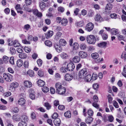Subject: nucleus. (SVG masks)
<instances>
[{"label":"nucleus","instance_id":"obj_1","mask_svg":"<svg viewBox=\"0 0 126 126\" xmlns=\"http://www.w3.org/2000/svg\"><path fill=\"white\" fill-rule=\"evenodd\" d=\"M55 87L56 89V93L60 94H64L66 92V89L63 87L61 84L59 82L56 83Z\"/></svg>","mask_w":126,"mask_h":126},{"label":"nucleus","instance_id":"obj_2","mask_svg":"<svg viewBox=\"0 0 126 126\" xmlns=\"http://www.w3.org/2000/svg\"><path fill=\"white\" fill-rule=\"evenodd\" d=\"M97 39L98 40L99 37H95L92 35H88L86 38L87 42L89 44H94Z\"/></svg>","mask_w":126,"mask_h":126},{"label":"nucleus","instance_id":"obj_3","mask_svg":"<svg viewBox=\"0 0 126 126\" xmlns=\"http://www.w3.org/2000/svg\"><path fill=\"white\" fill-rule=\"evenodd\" d=\"M87 69L84 68L82 69L79 72L78 74L79 77L81 78H84L85 75L87 74Z\"/></svg>","mask_w":126,"mask_h":126},{"label":"nucleus","instance_id":"obj_4","mask_svg":"<svg viewBox=\"0 0 126 126\" xmlns=\"http://www.w3.org/2000/svg\"><path fill=\"white\" fill-rule=\"evenodd\" d=\"M4 80L6 81L10 82L13 80V76L9 73H4L3 74Z\"/></svg>","mask_w":126,"mask_h":126},{"label":"nucleus","instance_id":"obj_5","mask_svg":"<svg viewBox=\"0 0 126 126\" xmlns=\"http://www.w3.org/2000/svg\"><path fill=\"white\" fill-rule=\"evenodd\" d=\"M94 28V24L91 22H90L86 25L85 29L88 32H90L93 30Z\"/></svg>","mask_w":126,"mask_h":126},{"label":"nucleus","instance_id":"obj_6","mask_svg":"<svg viewBox=\"0 0 126 126\" xmlns=\"http://www.w3.org/2000/svg\"><path fill=\"white\" fill-rule=\"evenodd\" d=\"M75 67V65L72 62L69 63L67 65L68 70L69 71H72L73 70Z\"/></svg>","mask_w":126,"mask_h":126},{"label":"nucleus","instance_id":"obj_7","mask_svg":"<svg viewBox=\"0 0 126 126\" xmlns=\"http://www.w3.org/2000/svg\"><path fill=\"white\" fill-rule=\"evenodd\" d=\"M39 5L41 10H44L46 7V3L42 1H40L39 2Z\"/></svg>","mask_w":126,"mask_h":126},{"label":"nucleus","instance_id":"obj_8","mask_svg":"<svg viewBox=\"0 0 126 126\" xmlns=\"http://www.w3.org/2000/svg\"><path fill=\"white\" fill-rule=\"evenodd\" d=\"M33 12L34 14L37 17H41L42 16V13L39 12L37 9H34L33 10Z\"/></svg>","mask_w":126,"mask_h":126},{"label":"nucleus","instance_id":"obj_9","mask_svg":"<svg viewBox=\"0 0 126 126\" xmlns=\"http://www.w3.org/2000/svg\"><path fill=\"white\" fill-rule=\"evenodd\" d=\"M79 56L82 58H86L87 56L86 52L82 51H80L79 53Z\"/></svg>","mask_w":126,"mask_h":126},{"label":"nucleus","instance_id":"obj_10","mask_svg":"<svg viewBox=\"0 0 126 126\" xmlns=\"http://www.w3.org/2000/svg\"><path fill=\"white\" fill-rule=\"evenodd\" d=\"M24 86L27 88H30L32 85V83L28 80L25 81L24 82Z\"/></svg>","mask_w":126,"mask_h":126},{"label":"nucleus","instance_id":"obj_11","mask_svg":"<svg viewBox=\"0 0 126 126\" xmlns=\"http://www.w3.org/2000/svg\"><path fill=\"white\" fill-rule=\"evenodd\" d=\"M54 123L56 126H59L61 123V120L58 118L55 119L54 120Z\"/></svg>","mask_w":126,"mask_h":126},{"label":"nucleus","instance_id":"obj_12","mask_svg":"<svg viewBox=\"0 0 126 126\" xmlns=\"http://www.w3.org/2000/svg\"><path fill=\"white\" fill-rule=\"evenodd\" d=\"M64 77L65 80L67 81L71 80L72 79V76L70 74H66Z\"/></svg>","mask_w":126,"mask_h":126},{"label":"nucleus","instance_id":"obj_13","mask_svg":"<svg viewBox=\"0 0 126 126\" xmlns=\"http://www.w3.org/2000/svg\"><path fill=\"white\" fill-rule=\"evenodd\" d=\"M19 104L21 105H24L25 103V100L23 98H20L18 101Z\"/></svg>","mask_w":126,"mask_h":126},{"label":"nucleus","instance_id":"obj_14","mask_svg":"<svg viewBox=\"0 0 126 126\" xmlns=\"http://www.w3.org/2000/svg\"><path fill=\"white\" fill-rule=\"evenodd\" d=\"M95 20L96 21L99 22L103 21V20L102 17L99 14H97L95 17Z\"/></svg>","mask_w":126,"mask_h":126},{"label":"nucleus","instance_id":"obj_15","mask_svg":"<svg viewBox=\"0 0 126 126\" xmlns=\"http://www.w3.org/2000/svg\"><path fill=\"white\" fill-rule=\"evenodd\" d=\"M84 78L85 81L87 82L90 81L92 79V76L91 75L88 74L85 76Z\"/></svg>","mask_w":126,"mask_h":126},{"label":"nucleus","instance_id":"obj_16","mask_svg":"<svg viewBox=\"0 0 126 126\" xmlns=\"http://www.w3.org/2000/svg\"><path fill=\"white\" fill-rule=\"evenodd\" d=\"M23 61L20 59L18 60L16 62L17 66L18 67L21 66L23 65Z\"/></svg>","mask_w":126,"mask_h":126},{"label":"nucleus","instance_id":"obj_17","mask_svg":"<svg viewBox=\"0 0 126 126\" xmlns=\"http://www.w3.org/2000/svg\"><path fill=\"white\" fill-rule=\"evenodd\" d=\"M53 34V32L50 31L48 32L47 34H46V37L47 38L51 37Z\"/></svg>","mask_w":126,"mask_h":126},{"label":"nucleus","instance_id":"obj_18","mask_svg":"<svg viewBox=\"0 0 126 126\" xmlns=\"http://www.w3.org/2000/svg\"><path fill=\"white\" fill-rule=\"evenodd\" d=\"M68 22V20L66 18H63L62 20L61 24L63 26H66Z\"/></svg>","mask_w":126,"mask_h":126},{"label":"nucleus","instance_id":"obj_19","mask_svg":"<svg viewBox=\"0 0 126 126\" xmlns=\"http://www.w3.org/2000/svg\"><path fill=\"white\" fill-rule=\"evenodd\" d=\"M19 116L18 115H14L12 117V119L13 120L16 121H18L20 120Z\"/></svg>","mask_w":126,"mask_h":126},{"label":"nucleus","instance_id":"obj_20","mask_svg":"<svg viewBox=\"0 0 126 126\" xmlns=\"http://www.w3.org/2000/svg\"><path fill=\"white\" fill-rule=\"evenodd\" d=\"M60 45L62 46H65L66 44V42L63 39H61L59 41Z\"/></svg>","mask_w":126,"mask_h":126},{"label":"nucleus","instance_id":"obj_21","mask_svg":"<svg viewBox=\"0 0 126 126\" xmlns=\"http://www.w3.org/2000/svg\"><path fill=\"white\" fill-rule=\"evenodd\" d=\"M37 84L39 86L42 87L45 85V83L42 80L39 79L37 82Z\"/></svg>","mask_w":126,"mask_h":126},{"label":"nucleus","instance_id":"obj_22","mask_svg":"<svg viewBox=\"0 0 126 126\" xmlns=\"http://www.w3.org/2000/svg\"><path fill=\"white\" fill-rule=\"evenodd\" d=\"M75 25L77 27H82L84 25V22L83 21H80L77 22L76 23Z\"/></svg>","mask_w":126,"mask_h":126},{"label":"nucleus","instance_id":"obj_23","mask_svg":"<svg viewBox=\"0 0 126 126\" xmlns=\"http://www.w3.org/2000/svg\"><path fill=\"white\" fill-rule=\"evenodd\" d=\"M93 119L92 117L88 116L87 118L86 119V122L87 124H91L92 122Z\"/></svg>","mask_w":126,"mask_h":126},{"label":"nucleus","instance_id":"obj_24","mask_svg":"<svg viewBox=\"0 0 126 126\" xmlns=\"http://www.w3.org/2000/svg\"><path fill=\"white\" fill-rule=\"evenodd\" d=\"M80 58L78 56H76L73 58V61L75 63H79L80 60Z\"/></svg>","mask_w":126,"mask_h":126},{"label":"nucleus","instance_id":"obj_25","mask_svg":"<svg viewBox=\"0 0 126 126\" xmlns=\"http://www.w3.org/2000/svg\"><path fill=\"white\" fill-rule=\"evenodd\" d=\"M118 31L117 29L112 28L111 30V33L112 35H116L118 33Z\"/></svg>","mask_w":126,"mask_h":126},{"label":"nucleus","instance_id":"obj_26","mask_svg":"<svg viewBox=\"0 0 126 126\" xmlns=\"http://www.w3.org/2000/svg\"><path fill=\"white\" fill-rule=\"evenodd\" d=\"M19 57L21 59H24L26 58L27 57V54L24 53H21L19 54Z\"/></svg>","mask_w":126,"mask_h":126},{"label":"nucleus","instance_id":"obj_27","mask_svg":"<svg viewBox=\"0 0 126 126\" xmlns=\"http://www.w3.org/2000/svg\"><path fill=\"white\" fill-rule=\"evenodd\" d=\"M18 86V84L16 82V83H13L11 85L10 88H13L14 90H15V88L17 87Z\"/></svg>","mask_w":126,"mask_h":126},{"label":"nucleus","instance_id":"obj_28","mask_svg":"<svg viewBox=\"0 0 126 126\" xmlns=\"http://www.w3.org/2000/svg\"><path fill=\"white\" fill-rule=\"evenodd\" d=\"M27 74L31 77H33L34 76V72L32 70H29L27 72Z\"/></svg>","mask_w":126,"mask_h":126},{"label":"nucleus","instance_id":"obj_29","mask_svg":"<svg viewBox=\"0 0 126 126\" xmlns=\"http://www.w3.org/2000/svg\"><path fill=\"white\" fill-rule=\"evenodd\" d=\"M91 56L93 59H96L98 57L99 55L97 53H92L91 54Z\"/></svg>","mask_w":126,"mask_h":126},{"label":"nucleus","instance_id":"obj_30","mask_svg":"<svg viewBox=\"0 0 126 126\" xmlns=\"http://www.w3.org/2000/svg\"><path fill=\"white\" fill-rule=\"evenodd\" d=\"M64 115L66 117L70 118L71 116L70 111H68L65 112L64 113Z\"/></svg>","mask_w":126,"mask_h":126},{"label":"nucleus","instance_id":"obj_31","mask_svg":"<svg viewBox=\"0 0 126 126\" xmlns=\"http://www.w3.org/2000/svg\"><path fill=\"white\" fill-rule=\"evenodd\" d=\"M107 43L103 42L98 44V46L99 47H106L107 45Z\"/></svg>","mask_w":126,"mask_h":126},{"label":"nucleus","instance_id":"obj_32","mask_svg":"<svg viewBox=\"0 0 126 126\" xmlns=\"http://www.w3.org/2000/svg\"><path fill=\"white\" fill-rule=\"evenodd\" d=\"M112 5L111 3H109L107 4L105 8V10L107 9L110 10L112 9Z\"/></svg>","mask_w":126,"mask_h":126},{"label":"nucleus","instance_id":"obj_33","mask_svg":"<svg viewBox=\"0 0 126 126\" xmlns=\"http://www.w3.org/2000/svg\"><path fill=\"white\" fill-rule=\"evenodd\" d=\"M3 59L4 63H6L8 62L9 60V58L8 57L5 56L3 57Z\"/></svg>","mask_w":126,"mask_h":126},{"label":"nucleus","instance_id":"obj_34","mask_svg":"<svg viewBox=\"0 0 126 126\" xmlns=\"http://www.w3.org/2000/svg\"><path fill=\"white\" fill-rule=\"evenodd\" d=\"M60 56L63 59H66L68 57L67 54L64 53H62L61 54Z\"/></svg>","mask_w":126,"mask_h":126},{"label":"nucleus","instance_id":"obj_35","mask_svg":"<svg viewBox=\"0 0 126 126\" xmlns=\"http://www.w3.org/2000/svg\"><path fill=\"white\" fill-rule=\"evenodd\" d=\"M21 117L22 118V119L24 122H26L28 120V119L27 116L25 115L21 116Z\"/></svg>","mask_w":126,"mask_h":126},{"label":"nucleus","instance_id":"obj_36","mask_svg":"<svg viewBox=\"0 0 126 126\" xmlns=\"http://www.w3.org/2000/svg\"><path fill=\"white\" fill-rule=\"evenodd\" d=\"M13 45L14 47H16L19 46L20 44L17 40H15L14 41Z\"/></svg>","mask_w":126,"mask_h":126},{"label":"nucleus","instance_id":"obj_37","mask_svg":"<svg viewBox=\"0 0 126 126\" xmlns=\"http://www.w3.org/2000/svg\"><path fill=\"white\" fill-rule=\"evenodd\" d=\"M79 47L81 50H84L86 48L87 46L85 44H82L80 45Z\"/></svg>","mask_w":126,"mask_h":126},{"label":"nucleus","instance_id":"obj_38","mask_svg":"<svg viewBox=\"0 0 126 126\" xmlns=\"http://www.w3.org/2000/svg\"><path fill=\"white\" fill-rule=\"evenodd\" d=\"M79 45L77 43H75L73 44V48L74 49L76 50L78 49Z\"/></svg>","mask_w":126,"mask_h":126},{"label":"nucleus","instance_id":"obj_39","mask_svg":"<svg viewBox=\"0 0 126 126\" xmlns=\"http://www.w3.org/2000/svg\"><path fill=\"white\" fill-rule=\"evenodd\" d=\"M27 124L25 122L23 121L19 122L18 124V126H27Z\"/></svg>","mask_w":126,"mask_h":126},{"label":"nucleus","instance_id":"obj_40","mask_svg":"<svg viewBox=\"0 0 126 126\" xmlns=\"http://www.w3.org/2000/svg\"><path fill=\"white\" fill-rule=\"evenodd\" d=\"M42 90L44 93H47L49 91V88L47 87L44 86L43 87Z\"/></svg>","mask_w":126,"mask_h":126},{"label":"nucleus","instance_id":"obj_41","mask_svg":"<svg viewBox=\"0 0 126 126\" xmlns=\"http://www.w3.org/2000/svg\"><path fill=\"white\" fill-rule=\"evenodd\" d=\"M27 4L24 5L23 6V8L25 10L29 12L32 11V10L29 9Z\"/></svg>","mask_w":126,"mask_h":126},{"label":"nucleus","instance_id":"obj_42","mask_svg":"<svg viewBox=\"0 0 126 126\" xmlns=\"http://www.w3.org/2000/svg\"><path fill=\"white\" fill-rule=\"evenodd\" d=\"M45 43L46 46L49 47L51 46L52 45L51 42L49 40L45 41Z\"/></svg>","mask_w":126,"mask_h":126},{"label":"nucleus","instance_id":"obj_43","mask_svg":"<svg viewBox=\"0 0 126 126\" xmlns=\"http://www.w3.org/2000/svg\"><path fill=\"white\" fill-rule=\"evenodd\" d=\"M29 64V62L28 61H25L24 63V66L26 68H28Z\"/></svg>","mask_w":126,"mask_h":126},{"label":"nucleus","instance_id":"obj_44","mask_svg":"<svg viewBox=\"0 0 126 126\" xmlns=\"http://www.w3.org/2000/svg\"><path fill=\"white\" fill-rule=\"evenodd\" d=\"M87 113L90 116H92L94 113L93 111L91 109H90L88 110Z\"/></svg>","mask_w":126,"mask_h":126},{"label":"nucleus","instance_id":"obj_45","mask_svg":"<svg viewBox=\"0 0 126 126\" xmlns=\"http://www.w3.org/2000/svg\"><path fill=\"white\" fill-rule=\"evenodd\" d=\"M62 35V33L60 32H58L56 35L55 37V38L57 39H59V38Z\"/></svg>","mask_w":126,"mask_h":126},{"label":"nucleus","instance_id":"obj_46","mask_svg":"<svg viewBox=\"0 0 126 126\" xmlns=\"http://www.w3.org/2000/svg\"><path fill=\"white\" fill-rule=\"evenodd\" d=\"M38 74L39 76L42 77L43 76L44 74L43 71L42 70H40L38 71Z\"/></svg>","mask_w":126,"mask_h":126},{"label":"nucleus","instance_id":"obj_47","mask_svg":"<svg viewBox=\"0 0 126 126\" xmlns=\"http://www.w3.org/2000/svg\"><path fill=\"white\" fill-rule=\"evenodd\" d=\"M58 11L62 13L64 11V9L63 7L60 6L58 8Z\"/></svg>","mask_w":126,"mask_h":126},{"label":"nucleus","instance_id":"obj_48","mask_svg":"<svg viewBox=\"0 0 126 126\" xmlns=\"http://www.w3.org/2000/svg\"><path fill=\"white\" fill-rule=\"evenodd\" d=\"M45 105L47 109V110L50 109L51 107V106L50 105L49 103L47 102L45 103Z\"/></svg>","mask_w":126,"mask_h":126},{"label":"nucleus","instance_id":"obj_49","mask_svg":"<svg viewBox=\"0 0 126 126\" xmlns=\"http://www.w3.org/2000/svg\"><path fill=\"white\" fill-rule=\"evenodd\" d=\"M111 17L112 18L116 19L117 18V15L115 13L112 14L110 15Z\"/></svg>","mask_w":126,"mask_h":126},{"label":"nucleus","instance_id":"obj_50","mask_svg":"<svg viewBox=\"0 0 126 126\" xmlns=\"http://www.w3.org/2000/svg\"><path fill=\"white\" fill-rule=\"evenodd\" d=\"M97 75L93 74L92 76V79L93 80H95L97 79Z\"/></svg>","mask_w":126,"mask_h":126},{"label":"nucleus","instance_id":"obj_51","mask_svg":"<svg viewBox=\"0 0 126 126\" xmlns=\"http://www.w3.org/2000/svg\"><path fill=\"white\" fill-rule=\"evenodd\" d=\"M102 36L103 39L104 40H106L108 38V35L106 33H103L102 35Z\"/></svg>","mask_w":126,"mask_h":126},{"label":"nucleus","instance_id":"obj_52","mask_svg":"<svg viewBox=\"0 0 126 126\" xmlns=\"http://www.w3.org/2000/svg\"><path fill=\"white\" fill-rule=\"evenodd\" d=\"M10 51L11 53L12 54H13L15 53L16 51L15 49L13 47H11L10 48Z\"/></svg>","mask_w":126,"mask_h":126},{"label":"nucleus","instance_id":"obj_53","mask_svg":"<svg viewBox=\"0 0 126 126\" xmlns=\"http://www.w3.org/2000/svg\"><path fill=\"white\" fill-rule=\"evenodd\" d=\"M9 62L12 64H14V58L13 57H10L9 60Z\"/></svg>","mask_w":126,"mask_h":126},{"label":"nucleus","instance_id":"obj_54","mask_svg":"<svg viewBox=\"0 0 126 126\" xmlns=\"http://www.w3.org/2000/svg\"><path fill=\"white\" fill-rule=\"evenodd\" d=\"M96 102H94L92 104V106L95 108L98 109L99 108V106L96 103Z\"/></svg>","mask_w":126,"mask_h":126},{"label":"nucleus","instance_id":"obj_55","mask_svg":"<svg viewBox=\"0 0 126 126\" xmlns=\"http://www.w3.org/2000/svg\"><path fill=\"white\" fill-rule=\"evenodd\" d=\"M93 86L94 89L96 90L98 88L99 84L97 83H95L93 84Z\"/></svg>","mask_w":126,"mask_h":126},{"label":"nucleus","instance_id":"obj_56","mask_svg":"<svg viewBox=\"0 0 126 126\" xmlns=\"http://www.w3.org/2000/svg\"><path fill=\"white\" fill-rule=\"evenodd\" d=\"M108 102L109 103L111 104L112 103V98L111 96L110 95H109L108 96Z\"/></svg>","mask_w":126,"mask_h":126},{"label":"nucleus","instance_id":"obj_57","mask_svg":"<svg viewBox=\"0 0 126 126\" xmlns=\"http://www.w3.org/2000/svg\"><path fill=\"white\" fill-rule=\"evenodd\" d=\"M24 49L25 52L27 53H29L31 51L30 48L27 47H25L24 48Z\"/></svg>","mask_w":126,"mask_h":126},{"label":"nucleus","instance_id":"obj_58","mask_svg":"<svg viewBox=\"0 0 126 126\" xmlns=\"http://www.w3.org/2000/svg\"><path fill=\"white\" fill-rule=\"evenodd\" d=\"M108 120L110 122H111L113 121L114 118L113 116L112 115H110L108 116Z\"/></svg>","mask_w":126,"mask_h":126},{"label":"nucleus","instance_id":"obj_59","mask_svg":"<svg viewBox=\"0 0 126 126\" xmlns=\"http://www.w3.org/2000/svg\"><path fill=\"white\" fill-rule=\"evenodd\" d=\"M61 71L63 72H65L67 71H68L67 68H65L63 67H61Z\"/></svg>","mask_w":126,"mask_h":126},{"label":"nucleus","instance_id":"obj_60","mask_svg":"<svg viewBox=\"0 0 126 126\" xmlns=\"http://www.w3.org/2000/svg\"><path fill=\"white\" fill-rule=\"evenodd\" d=\"M37 62L39 66H41L42 63V61L40 59H38L37 60Z\"/></svg>","mask_w":126,"mask_h":126},{"label":"nucleus","instance_id":"obj_61","mask_svg":"<svg viewBox=\"0 0 126 126\" xmlns=\"http://www.w3.org/2000/svg\"><path fill=\"white\" fill-rule=\"evenodd\" d=\"M30 27V25L29 24H27L24 25V28L26 30L28 31L29 30Z\"/></svg>","mask_w":126,"mask_h":126},{"label":"nucleus","instance_id":"obj_62","mask_svg":"<svg viewBox=\"0 0 126 126\" xmlns=\"http://www.w3.org/2000/svg\"><path fill=\"white\" fill-rule=\"evenodd\" d=\"M58 117V115L57 113H54L52 116V118L53 119H57L56 118Z\"/></svg>","mask_w":126,"mask_h":126},{"label":"nucleus","instance_id":"obj_63","mask_svg":"<svg viewBox=\"0 0 126 126\" xmlns=\"http://www.w3.org/2000/svg\"><path fill=\"white\" fill-rule=\"evenodd\" d=\"M11 93L10 92H8L4 93L3 95L4 97H7L10 95Z\"/></svg>","mask_w":126,"mask_h":126},{"label":"nucleus","instance_id":"obj_64","mask_svg":"<svg viewBox=\"0 0 126 126\" xmlns=\"http://www.w3.org/2000/svg\"><path fill=\"white\" fill-rule=\"evenodd\" d=\"M113 105L116 108H118L119 107L118 103L116 101H113Z\"/></svg>","mask_w":126,"mask_h":126}]
</instances>
